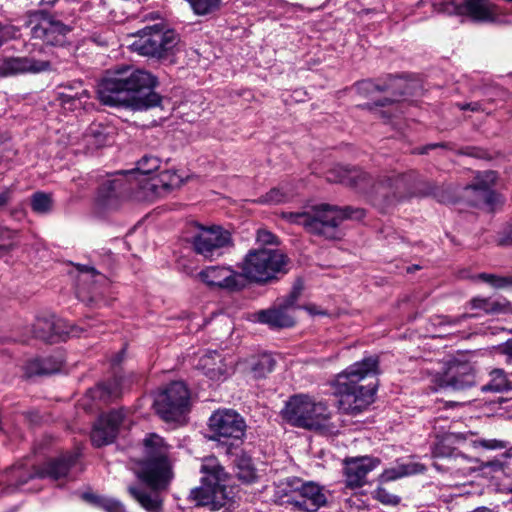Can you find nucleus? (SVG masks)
Wrapping results in <instances>:
<instances>
[{
    "mask_svg": "<svg viewBox=\"0 0 512 512\" xmlns=\"http://www.w3.org/2000/svg\"><path fill=\"white\" fill-rule=\"evenodd\" d=\"M156 84L151 73L123 66L101 80L97 94L104 105L147 110L161 103V96L153 91Z\"/></svg>",
    "mask_w": 512,
    "mask_h": 512,
    "instance_id": "nucleus-1",
    "label": "nucleus"
},
{
    "mask_svg": "<svg viewBox=\"0 0 512 512\" xmlns=\"http://www.w3.org/2000/svg\"><path fill=\"white\" fill-rule=\"evenodd\" d=\"M327 180L370 193L376 204L389 206L411 193L413 182L416 180V173L414 171L407 173L388 172L371 184V177L361 169L337 166L328 172Z\"/></svg>",
    "mask_w": 512,
    "mask_h": 512,
    "instance_id": "nucleus-2",
    "label": "nucleus"
},
{
    "mask_svg": "<svg viewBox=\"0 0 512 512\" xmlns=\"http://www.w3.org/2000/svg\"><path fill=\"white\" fill-rule=\"evenodd\" d=\"M378 373V357L369 356L338 374L334 387L339 410L348 415H357L366 410L374 402L377 386L372 383L363 385L361 382Z\"/></svg>",
    "mask_w": 512,
    "mask_h": 512,
    "instance_id": "nucleus-3",
    "label": "nucleus"
},
{
    "mask_svg": "<svg viewBox=\"0 0 512 512\" xmlns=\"http://www.w3.org/2000/svg\"><path fill=\"white\" fill-rule=\"evenodd\" d=\"M363 209L321 203L307 207L301 212H282L281 217L291 224L302 226L310 235L327 240L340 239V224L349 218L362 219Z\"/></svg>",
    "mask_w": 512,
    "mask_h": 512,
    "instance_id": "nucleus-4",
    "label": "nucleus"
},
{
    "mask_svg": "<svg viewBox=\"0 0 512 512\" xmlns=\"http://www.w3.org/2000/svg\"><path fill=\"white\" fill-rule=\"evenodd\" d=\"M466 443L473 448L485 450H501L508 446V442L503 440L477 438V433L473 431L447 433L433 447V467L440 471L465 474L467 469L461 464L469 463L471 459L459 452L454 445Z\"/></svg>",
    "mask_w": 512,
    "mask_h": 512,
    "instance_id": "nucleus-5",
    "label": "nucleus"
},
{
    "mask_svg": "<svg viewBox=\"0 0 512 512\" xmlns=\"http://www.w3.org/2000/svg\"><path fill=\"white\" fill-rule=\"evenodd\" d=\"M281 415L286 422L299 428L318 430L327 434H334L339 428L328 405L308 394L291 396L285 403Z\"/></svg>",
    "mask_w": 512,
    "mask_h": 512,
    "instance_id": "nucleus-6",
    "label": "nucleus"
},
{
    "mask_svg": "<svg viewBox=\"0 0 512 512\" xmlns=\"http://www.w3.org/2000/svg\"><path fill=\"white\" fill-rule=\"evenodd\" d=\"M274 500L280 505H291L300 512H317L328 503L326 490L314 481L287 477L275 483Z\"/></svg>",
    "mask_w": 512,
    "mask_h": 512,
    "instance_id": "nucleus-7",
    "label": "nucleus"
},
{
    "mask_svg": "<svg viewBox=\"0 0 512 512\" xmlns=\"http://www.w3.org/2000/svg\"><path fill=\"white\" fill-rule=\"evenodd\" d=\"M287 263L282 252L264 248L250 250L238 267L243 280L263 284L276 279L279 273H286Z\"/></svg>",
    "mask_w": 512,
    "mask_h": 512,
    "instance_id": "nucleus-8",
    "label": "nucleus"
},
{
    "mask_svg": "<svg viewBox=\"0 0 512 512\" xmlns=\"http://www.w3.org/2000/svg\"><path fill=\"white\" fill-rule=\"evenodd\" d=\"M144 459L136 472L139 479L158 484L161 480L172 479L171 446L156 433L148 434L143 440Z\"/></svg>",
    "mask_w": 512,
    "mask_h": 512,
    "instance_id": "nucleus-9",
    "label": "nucleus"
},
{
    "mask_svg": "<svg viewBox=\"0 0 512 512\" xmlns=\"http://www.w3.org/2000/svg\"><path fill=\"white\" fill-rule=\"evenodd\" d=\"M137 39L132 43V49L140 55L166 58L174 53L180 42L179 35L171 29H165L161 24L146 26L136 33Z\"/></svg>",
    "mask_w": 512,
    "mask_h": 512,
    "instance_id": "nucleus-10",
    "label": "nucleus"
},
{
    "mask_svg": "<svg viewBox=\"0 0 512 512\" xmlns=\"http://www.w3.org/2000/svg\"><path fill=\"white\" fill-rule=\"evenodd\" d=\"M204 473L201 486L190 491L189 499L196 506H207L212 511H217L226 504L225 487L223 481L224 471L214 461L209 460L201 466Z\"/></svg>",
    "mask_w": 512,
    "mask_h": 512,
    "instance_id": "nucleus-11",
    "label": "nucleus"
},
{
    "mask_svg": "<svg viewBox=\"0 0 512 512\" xmlns=\"http://www.w3.org/2000/svg\"><path fill=\"white\" fill-rule=\"evenodd\" d=\"M196 229L191 237V247L193 252L204 260H217L233 246L231 233L221 226L198 224Z\"/></svg>",
    "mask_w": 512,
    "mask_h": 512,
    "instance_id": "nucleus-12",
    "label": "nucleus"
},
{
    "mask_svg": "<svg viewBox=\"0 0 512 512\" xmlns=\"http://www.w3.org/2000/svg\"><path fill=\"white\" fill-rule=\"evenodd\" d=\"M189 397L186 385L175 381L156 395L153 406L164 421H177L188 411Z\"/></svg>",
    "mask_w": 512,
    "mask_h": 512,
    "instance_id": "nucleus-13",
    "label": "nucleus"
},
{
    "mask_svg": "<svg viewBox=\"0 0 512 512\" xmlns=\"http://www.w3.org/2000/svg\"><path fill=\"white\" fill-rule=\"evenodd\" d=\"M300 296V289L294 288L288 296L279 300L268 309L258 311L255 316L258 322L271 328H289L294 326L295 318L292 314L297 308L296 302Z\"/></svg>",
    "mask_w": 512,
    "mask_h": 512,
    "instance_id": "nucleus-14",
    "label": "nucleus"
},
{
    "mask_svg": "<svg viewBox=\"0 0 512 512\" xmlns=\"http://www.w3.org/2000/svg\"><path fill=\"white\" fill-rule=\"evenodd\" d=\"M209 428L213 433V439L240 440L245 434L246 424L244 419L235 411L223 409L215 411L209 418Z\"/></svg>",
    "mask_w": 512,
    "mask_h": 512,
    "instance_id": "nucleus-15",
    "label": "nucleus"
},
{
    "mask_svg": "<svg viewBox=\"0 0 512 512\" xmlns=\"http://www.w3.org/2000/svg\"><path fill=\"white\" fill-rule=\"evenodd\" d=\"M28 25L31 26L33 38L41 39L50 45L60 43L63 36L69 31L66 25L55 20L52 15L43 10L31 12Z\"/></svg>",
    "mask_w": 512,
    "mask_h": 512,
    "instance_id": "nucleus-16",
    "label": "nucleus"
},
{
    "mask_svg": "<svg viewBox=\"0 0 512 512\" xmlns=\"http://www.w3.org/2000/svg\"><path fill=\"white\" fill-rule=\"evenodd\" d=\"M198 278L209 287L230 292L240 291L245 287L241 271L228 265L207 266L198 273Z\"/></svg>",
    "mask_w": 512,
    "mask_h": 512,
    "instance_id": "nucleus-17",
    "label": "nucleus"
},
{
    "mask_svg": "<svg viewBox=\"0 0 512 512\" xmlns=\"http://www.w3.org/2000/svg\"><path fill=\"white\" fill-rule=\"evenodd\" d=\"M124 420L121 410H111L101 414L91 431V441L96 447L109 445L115 441Z\"/></svg>",
    "mask_w": 512,
    "mask_h": 512,
    "instance_id": "nucleus-18",
    "label": "nucleus"
},
{
    "mask_svg": "<svg viewBox=\"0 0 512 512\" xmlns=\"http://www.w3.org/2000/svg\"><path fill=\"white\" fill-rule=\"evenodd\" d=\"M146 487L130 485L128 493L147 512H162L163 498L161 491L165 490L171 479L161 480L155 484L146 479H139Z\"/></svg>",
    "mask_w": 512,
    "mask_h": 512,
    "instance_id": "nucleus-19",
    "label": "nucleus"
},
{
    "mask_svg": "<svg viewBox=\"0 0 512 512\" xmlns=\"http://www.w3.org/2000/svg\"><path fill=\"white\" fill-rule=\"evenodd\" d=\"M379 458L371 456L351 457L344 460L345 485L350 489L360 488L367 483L366 477L380 465Z\"/></svg>",
    "mask_w": 512,
    "mask_h": 512,
    "instance_id": "nucleus-20",
    "label": "nucleus"
},
{
    "mask_svg": "<svg viewBox=\"0 0 512 512\" xmlns=\"http://www.w3.org/2000/svg\"><path fill=\"white\" fill-rule=\"evenodd\" d=\"M475 384L472 366L467 362H451L442 377L439 386L454 391L464 390Z\"/></svg>",
    "mask_w": 512,
    "mask_h": 512,
    "instance_id": "nucleus-21",
    "label": "nucleus"
},
{
    "mask_svg": "<svg viewBox=\"0 0 512 512\" xmlns=\"http://www.w3.org/2000/svg\"><path fill=\"white\" fill-rule=\"evenodd\" d=\"M494 178L493 172H486L484 178L477 177L475 183L465 187V196L471 197L470 202L473 206L494 205L497 195L490 188Z\"/></svg>",
    "mask_w": 512,
    "mask_h": 512,
    "instance_id": "nucleus-22",
    "label": "nucleus"
},
{
    "mask_svg": "<svg viewBox=\"0 0 512 512\" xmlns=\"http://www.w3.org/2000/svg\"><path fill=\"white\" fill-rule=\"evenodd\" d=\"M77 460V454H68L59 458L48 460L42 466L35 468L34 474H31L29 478H50L52 480H58L65 477L72 465Z\"/></svg>",
    "mask_w": 512,
    "mask_h": 512,
    "instance_id": "nucleus-23",
    "label": "nucleus"
},
{
    "mask_svg": "<svg viewBox=\"0 0 512 512\" xmlns=\"http://www.w3.org/2000/svg\"><path fill=\"white\" fill-rule=\"evenodd\" d=\"M181 184L182 177L173 170H164L158 175L140 181L141 189L155 195L178 188Z\"/></svg>",
    "mask_w": 512,
    "mask_h": 512,
    "instance_id": "nucleus-24",
    "label": "nucleus"
},
{
    "mask_svg": "<svg viewBox=\"0 0 512 512\" xmlns=\"http://www.w3.org/2000/svg\"><path fill=\"white\" fill-rule=\"evenodd\" d=\"M50 68L48 61L36 60L33 57H10L3 61L2 69L7 74L39 73Z\"/></svg>",
    "mask_w": 512,
    "mask_h": 512,
    "instance_id": "nucleus-25",
    "label": "nucleus"
},
{
    "mask_svg": "<svg viewBox=\"0 0 512 512\" xmlns=\"http://www.w3.org/2000/svg\"><path fill=\"white\" fill-rule=\"evenodd\" d=\"M63 321L60 319L51 318H37L33 324V334L36 338L44 341H53L55 336H60L66 333L71 336H79L80 334L76 328L72 327L68 331L62 329Z\"/></svg>",
    "mask_w": 512,
    "mask_h": 512,
    "instance_id": "nucleus-26",
    "label": "nucleus"
},
{
    "mask_svg": "<svg viewBox=\"0 0 512 512\" xmlns=\"http://www.w3.org/2000/svg\"><path fill=\"white\" fill-rule=\"evenodd\" d=\"M116 129L114 126L102 123H92L85 133L86 143L94 148H100L114 141Z\"/></svg>",
    "mask_w": 512,
    "mask_h": 512,
    "instance_id": "nucleus-27",
    "label": "nucleus"
},
{
    "mask_svg": "<svg viewBox=\"0 0 512 512\" xmlns=\"http://www.w3.org/2000/svg\"><path fill=\"white\" fill-rule=\"evenodd\" d=\"M197 367L211 380H220L227 373V366L216 351L203 355Z\"/></svg>",
    "mask_w": 512,
    "mask_h": 512,
    "instance_id": "nucleus-28",
    "label": "nucleus"
},
{
    "mask_svg": "<svg viewBox=\"0 0 512 512\" xmlns=\"http://www.w3.org/2000/svg\"><path fill=\"white\" fill-rule=\"evenodd\" d=\"M464 8L477 21H493L497 15L496 6L488 0H465Z\"/></svg>",
    "mask_w": 512,
    "mask_h": 512,
    "instance_id": "nucleus-29",
    "label": "nucleus"
},
{
    "mask_svg": "<svg viewBox=\"0 0 512 512\" xmlns=\"http://www.w3.org/2000/svg\"><path fill=\"white\" fill-rule=\"evenodd\" d=\"M91 397L99 402L108 403L121 395V378L114 377L98 384L90 390Z\"/></svg>",
    "mask_w": 512,
    "mask_h": 512,
    "instance_id": "nucleus-30",
    "label": "nucleus"
},
{
    "mask_svg": "<svg viewBox=\"0 0 512 512\" xmlns=\"http://www.w3.org/2000/svg\"><path fill=\"white\" fill-rule=\"evenodd\" d=\"M123 183L121 180H106L99 188L97 200L104 207H113L118 203Z\"/></svg>",
    "mask_w": 512,
    "mask_h": 512,
    "instance_id": "nucleus-31",
    "label": "nucleus"
},
{
    "mask_svg": "<svg viewBox=\"0 0 512 512\" xmlns=\"http://www.w3.org/2000/svg\"><path fill=\"white\" fill-rule=\"evenodd\" d=\"M471 309L480 310L485 314H500L509 310L508 304L505 302L494 301L490 298L475 297L470 300Z\"/></svg>",
    "mask_w": 512,
    "mask_h": 512,
    "instance_id": "nucleus-32",
    "label": "nucleus"
},
{
    "mask_svg": "<svg viewBox=\"0 0 512 512\" xmlns=\"http://www.w3.org/2000/svg\"><path fill=\"white\" fill-rule=\"evenodd\" d=\"M490 380L482 386L483 392H504L512 390V382L507 378L503 369H493L490 373Z\"/></svg>",
    "mask_w": 512,
    "mask_h": 512,
    "instance_id": "nucleus-33",
    "label": "nucleus"
},
{
    "mask_svg": "<svg viewBox=\"0 0 512 512\" xmlns=\"http://www.w3.org/2000/svg\"><path fill=\"white\" fill-rule=\"evenodd\" d=\"M83 498L105 512H127L124 505L114 498L103 497L93 493H85Z\"/></svg>",
    "mask_w": 512,
    "mask_h": 512,
    "instance_id": "nucleus-34",
    "label": "nucleus"
},
{
    "mask_svg": "<svg viewBox=\"0 0 512 512\" xmlns=\"http://www.w3.org/2000/svg\"><path fill=\"white\" fill-rule=\"evenodd\" d=\"M236 477L244 484H250L256 481L257 473L250 457L241 455L237 458Z\"/></svg>",
    "mask_w": 512,
    "mask_h": 512,
    "instance_id": "nucleus-35",
    "label": "nucleus"
},
{
    "mask_svg": "<svg viewBox=\"0 0 512 512\" xmlns=\"http://www.w3.org/2000/svg\"><path fill=\"white\" fill-rule=\"evenodd\" d=\"M415 472L414 464H397L396 466L385 469L379 475L378 481L379 483L390 482L414 474Z\"/></svg>",
    "mask_w": 512,
    "mask_h": 512,
    "instance_id": "nucleus-36",
    "label": "nucleus"
},
{
    "mask_svg": "<svg viewBox=\"0 0 512 512\" xmlns=\"http://www.w3.org/2000/svg\"><path fill=\"white\" fill-rule=\"evenodd\" d=\"M276 365L275 359L270 354L260 355L252 364V372L255 378H263L271 373Z\"/></svg>",
    "mask_w": 512,
    "mask_h": 512,
    "instance_id": "nucleus-37",
    "label": "nucleus"
},
{
    "mask_svg": "<svg viewBox=\"0 0 512 512\" xmlns=\"http://www.w3.org/2000/svg\"><path fill=\"white\" fill-rule=\"evenodd\" d=\"M193 12L199 16L215 13L220 9L221 0H186Z\"/></svg>",
    "mask_w": 512,
    "mask_h": 512,
    "instance_id": "nucleus-38",
    "label": "nucleus"
},
{
    "mask_svg": "<svg viewBox=\"0 0 512 512\" xmlns=\"http://www.w3.org/2000/svg\"><path fill=\"white\" fill-rule=\"evenodd\" d=\"M160 166V160L155 156H143L137 163L136 174L138 176H145V178L140 179L137 177V180L140 182L141 180H145L148 177H151L150 174L156 171Z\"/></svg>",
    "mask_w": 512,
    "mask_h": 512,
    "instance_id": "nucleus-39",
    "label": "nucleus"
},
{
    "mask_svg": "<svg viewBox=\"0 0 512 512\" xmlns=\"http://www.w3.org/2000/svg\"><path fill=\"white\" fill-rule=\"evenodd\" d=\"M52 198L49 194L37 192L31 198V207L34 212L45 214L52 209Z\"/></svg>",
    "mask_w": 512,
    "mask_h": 512,
    "instance_id": "nucleus-40",
    "label": "nucleus"
},
{
    "mask_svg": "<svg viewBox=\"0 0 512 512\" xmlns=\"http://www.w3.org/2000/svg\"><path fill=\"white\" fill-rule=\"evenodd\" d=\"M290 197L291 195L284 191L283 188L277 187L272 188L269 192L256 200V202L260 204H279L289 200Z\"/></svg>",
    "mask_w": 512,
    "mask_h": 512,
    "instance_id": "nucleus-41",
    "label": "nucleus"
},
{
    "mask_svg": "<svg viewBox=\"0 0 512 512\" xmlns=\"http://www.w3.org/2000/svg\"><path fill=\"white\" fill-rule=\"evenodd\" d=\"M477 278L496 289L512 286V276H499L496 274L480 273L477 275Z\"/></svg>",
    "mask_w": 512,
    "mask_h": 512,
    "instance_id": "nucleus-42",
    "label": "nucleus"
},
{
    "mask_svg": "<svg viewBox=\"0 0 512 512\" xmlns=\"http://www.w3.org/2000/svg\"><path fill=\"white\" fill-rule=\"evenodd\" d=\"M371 495L373 499L386 506H397L401 501L399 496L391 494L381 486H378L374 491H372Z\"/></svg>",
    "mask_w": 512,
    "mask_h": 512,
    "instance_id": "nucleus-43",
    "label": "nucleus"
},
{
    "mask_svg": "<svg viewBox=\"0 0 512 512\" xmlns=\"http://www.w3.org/2000/svg\"><path fill=\"white\" fill-rule=\"evenodd\" d=\"M15 235V232L6 228L0 230V255L7 253L14 247Z\"/></svg>",
    "mask_w": 512,
    "mask_h": 512,
    "instance_id": "nucleus-44",
    "label": "nucleus"
},
{
    "mask_svg": "<svg viewBox=\"0 0 512 512\" xmlns=\"http://www.w3.org/2000/svg\"><path fill=\"white\" fill-rule=\"evenodd\" d=\"M42 374L48 375L58 372L62 367V360L54 357L40 358Z\"/></svg>",
    "mask_w": 512,
    "mask_h": 512,
    "instance_id": "nucleus-45",
    "label": "nucleus"
},
{
    "mask_svg": "<svg viewBox=\"0 0 512 512\" xmlns=\"http://www.w3.org/2000/svg\"><path fill=\"white\" fill-rule=\"evenodd\" d=\"M356 88L360 94H363L365 96H368L376 91H384L386 89V87H381L371 80L358 82L356 84Z\"/></svg>",
    "mask_w": 512,
    "mask_h": 512,
    "instance_id": "nucleus-46",
    "label": "nucleus"
},
{
    "mask_svg": "<svg viewBox=\"0 0 512 512\" xmlns=\"http://www.w3.org/2000/svg\"><path fill=\"white\" fill-rule=\"evenodd\" d=\"M23 369L26 377L43 375L40 358H35L27 361Z\"/></svg>",
    "mask_w": 512,
    "mask_h": 512,
    "instance_id": "nucleus-47",
    "label": "nucleus"
},
{
    "mask_svg": "<svg viewBox=\"0 0 512 512\" xmlns=\"http://www.w3.org/2000/svg\"><path fill=\"white\" fill-rule=\"evenodd\" d=\"M58 95L61 102L66 104L74 100H80L83 97H88V91L86 89H81V91H75V93L61 91L58 93Z\"/></svg>",
    "mask_w": 512,
    "mask_h": 512,
    "instance_id": "nucleus-48",
    "label": "nucleus"
},
{
    "mask_svg": "<svg viewBox=\"0 0 512 512\" xmlns=\"http://www.w3.org/2000/svg\"><path fill=\"white\" fill-rule=\"evenodd\" d=\"M256 240L260 244L271 245L276 243V236L266 229H259L257 231Z\"/></svg>",
    "mask_w": 512,
    "mask_h": 512,
    "instance_id": "nucleus-49",
    "label": "nucleus"
},
{
    "mask_svg": "<svg viewBox=\"0 0 512 512\" xmlns=\"http://www.w3.org/2000/svg\"><path fill=\"white\" fill-rule=\"evenodd\" d=\"M501 353L507 357L506 362L512 364V338L501 346Z\"/></svg>",
    "mask_w": 512,
    "mask_h": 512,
    "instance_id": "nucleus-50",
    "label": "nucleus"
},
{
    "mask_svg": "<svg viewBox=\"0 0 512 512\" xmlns=\"http://www.w3.org/2000/svg\"><path fill=\"white\" fill-rule=\"evenodd\" d=\"M478 316H479V314L464 313V314H462V315H460L458 317H455V318L445 317V320L450 325H457V324L461 323L462 321H464L466 319L474 318V317H478Z\"/></svg>",
    "mask_w": 512,
    "mask_h": 512,
    "instance_id": "nucleus-51",
    "label": "nucleus"
},
{
    "mask_svg": "<svg viewBox=\"0 0 512 512\" xmlns=\"http://www.w3.org/2000/svg\"><path fill=\"white\" fill-rule=\"evenodd\" d=\"M61 88L64 89L63 92H68V93H75V91H81V89H84L82 87L81 81H73L71 83H67L66 85H62Z\"/></svg>",
    "mask_w": 512,
    "mask_h": 512,
    "instance_id": "nucleus-52",
    "label": "nucleus"
},
{
    "mask_svg": "<svg viewBox=\"0 0 512 512\" xmlns=\"http://www.w3.org/2000/svg\"><path fill=\"white\" fill-rule=\"evenodd\" d=\"M460 110H470L472 112H479L482 110L479 102L458 104Z\"/></svg>",
    "mask_w": 512,
    "mask_h": 512,
    "instance_id": "nucleus-53",
    "label": "nucleus"
},
{
    "mask_svg": "<svg viewBox=\"0 0 512 512\" xmlns=\"http://www.w3.org/2000/svg\"><path fill=\"white\" fill-rule=\"evenodd\" d=\"M10 200V191L8 189L0 190V206L6 205Z\"/></svg>",
    "mask_w": 512,
    "mask_h": 512,
    "instance_id": "nucleus-54",
    "label": "nucleus"
},
{
    "mask_svg": "<svg viewBox=\"0 0 512 512\" xmlns=\"http://www.w3.org/2000/svg\"><path fill=\"white\" fill-rule=\"evenodd\" d=\"M438 147H446V144L445 143L429 144V145L424 146L421 149H419L418 153L419 154H426L429 150L435 149V148H438Z\"/></svg>",
    "mask_w": 512,
    "mask_h": 512,
    "instance_id": "nucleus-55",
    "label": "nucleus"
},
{
    "mask_svg": "<svg viewBox=\"0 0 512 512\" xmlns=\"http://www.w3.org/2000/svg\"><path fill=\"white\" fill-rule=\"evenodd\" d=\"M80 271L89 273L91 276L98 275V272L93 267H83Z\"/></svg>",
    "mask_w": 512,
    "mask_h": 512,
    "instance_id": "nucleus-56",
    "label": "nucleus"
},
{
    "mask_svg": "<svg viewBox=\"0 0 512 512\" xmlns=\"http://www.w3.org/2000/svg\"><path fill=\"white\" fill-rule=\"evenodd\" d=\"M393 101H394V100H391V99H389V98H385L384 100H382V101H380V102L376 103V106H386V105H388V104L393 103Z\"/></svg>",
    "mask_w": 512,
    "mask_h": 512,
    "instance_id": "nucleus-57",
    "label": "nucleus"
},
{
    "mask_svg": "<svg viewBox=\"0 0 512 512\" xmlns=\"http://www.w3.org/2000/svg\"><path fill=\"white\" fill-rule=\"evenodd\" d=\"M11 491H13V488H12V486L9 485V486L3 488L0 493H9Z\"/></svg>",
    "mask_w": 512,
    "mask_h": 512,
    "instance_id": "nucleus-58",
    "label": "nucleus"
},
{
    "mask_svg": "<svg viewBox=\"0 0 512 512\" xmlns=\"http://www.w3.org/2000/svg\"><path fill=\"white\" fill-rule=\"evenodd\" d=\"M57 0H41V2L47 3V4H54Z\"/></svg>",
    "mask_w": 512,
    "mask_h": 512,
    "instance_id": "nucleus-59",
    "label": "nucleus"
},
{
    "mask_svg": "<svg viewBox=\"0 0 512 512\" xmlns=\"http://www.w3.org/2000/svg\"><path fill=\"white\" fill-rule=\"evenodd\" d=\"M10 473H11V474H13V476H17V475H18V470H17V469H15V468H12V469L10 470Z\"/></svg>",
    "mask_w": 512,
    "mask_h": 512,
    "instance_id": "nucleus-60",
    "label": "nucleus"
},
{
    "mask_svg": "<svg viewBox=\"0 0 512 512\" xmlns=\"http://www.w3.org/2000/svg\"><path fill=\"white\" fill-rule=\"evenodd\" d=\"M307 310L311 313V314H317L318 312L316 311V309H313L311 307H308Z\"/></svg>",
    "mask_w": 512,
    "mask_h": 512,
    "instance_id": "nucleus-61",
    "label": "nucleus"
},
{
    "mask_svg": "<svg viewBox=\"0 0 512 512\" xmlns=\"http://www.w3.org/2000/svg\"><path fill=\"white\" fill-rule=\"evenodd\" d=\"M292 7H293V8H298V9H302V6H301V5H299V4H293V5H292Z\"/></svg>",
    "mask_w": 512,
    "mask_h": 512,
    "instance_id": "nucleus-62",
    "label": "nucleus"
},
{
    "mask_svg": "<svg viewBox=\"0 0 512 512\" xmlns=\"http://www.w3.org/2000/svg\"><path fill=\"white\" fill-rule=\"evenodd\" d=\"M510 241L512 242V230L509 232V235H508Z\"/></svg>",
    "mask_w": 512,
    "mask_h": 512,
    "instance_id": "nucleus-63",
    "label": "nucleus"
},
{
    "mask_svg": "<svg viewBox=\"0 0 512 512\" xmlns=\"http://www.w3.org/2000/svg\"><path fill=\"white\" fill-rule=\"evenodd\" d=\"M26 481H27L26 479H25V480H22V481H21L17 486H19V485H23L24 483H26Z\"/></svg>",
    "mask_w": 512,
    "mask_h": 512,
    "instance_id": "nucleus-64",
    "label": "nucleus"
}]
</instances>
